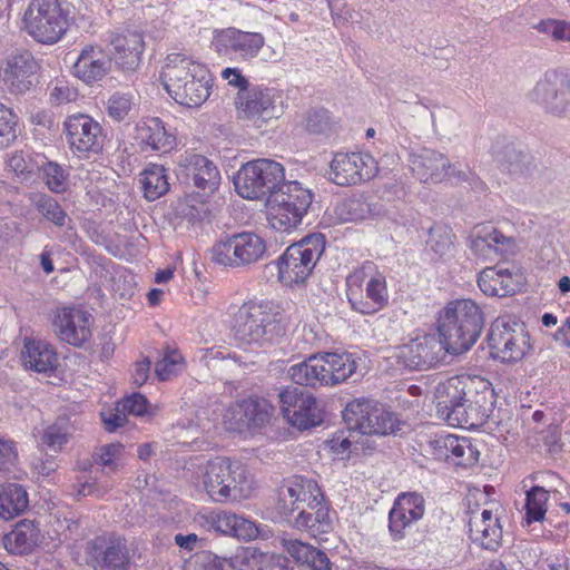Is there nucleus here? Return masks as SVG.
I'll list each match as a JSON object with an SVG mask.
<instances>
[{"instance_id":"f257e3e1","label":"nucleus","mask_w":570,"mask_h":570,"mask_svg":"<svg viewBox=\"0 0 570 570\" xmlns=\"http://www.w3.org/2000/svg\"><path fill=\"white\" fill-rule=\"evenodd\" d=\"M434 395L438 416L451 426L494 424L500 434L510 432L508 423H502L495 414L494 391L488 384L476 389L470 377L452 376L436 386Z\"/></svg>"},{"instance_id":"f03ea898","label":"nucleus","mask_w":570,"mask_h":570,"mask_svg":"<svg viewBox=\"0 0 570 570\" xmlns=\"http://www.w3.org/2000/svg\"><path fill=\"white\" fill-rule=\"evenodd\" d=\"M160 80L168 95L183 106L198 107L210 94L209 70L183 52L167 55Z\"/></svg>"},{"instance_id":"7ed1b4c3","label":"nucleus","mask_w":570,"mask_h":570,"mask_svg":"<svg viewBox=\"0 0 570 570\" xmlns=\"http://www.w3.org/2000/svg\"><path fill=\"white\" fill-rule=\"evenodd\" d=\"M483 327V311L472 299L449 302L438 318L439 335L452 355L468 352L479 340Z\"/></svg>"},{"instance_id":"20e7f679","label":"nucleus","mask_w":570,"mask_h":570,"mask_svg":"<svg viewBox=\"0 0 570 570\" xmlns=\"http://www.w3.org/2000/svg\"><path fill=\"white\" fill-rule=\"evenodd\" d=\"M285 332L284 316L271 302H246L234 315V337L242 344L264 346Z\"/></svg>"},{"instance_id":"39448f33","label":"nucleus","mask_w":570,"mask_h":570,"mask_svg":"<svg viewBox=\"0 0 570 570\" xmlns=\"http://www.w3.org/2000/svg\"><path fill=\"white\" fill-rule=\"evenodd\" d=\"M357 368V362L350 353H318L292 365L289 379L302 386H335L350 379Z\"/></svg>"},{"instance_id":"423d86ee","label":"nucleus","mask_w":570,"mask_h":570,"mask_svg":"<svg viewBox=\"0 0 570 570\" xmlns=\"http://www.w3.org/2000/svg\"><path fill=\"white\" fill-rule=\"evenodd\" d=\"M347 298L355 312L372 315L389 303L386 276L373 262H364L346 278Z\"/></svg>"},{"instance_id":"0eeeda50","label":"nucleus","mask_w":570,"mask_h":570,"mask_svg":"<svg viewBox=\"0 0 570 570\" xmlns=\"http://www.w3.org/2000/svg\"><path fill=\"white\" fill-rule=\"evenodd\" d=\"M313 203V193L301 183L285 181L267 198L268 223L278 232H291L302 224Z\"/></svg>"},{"instance_id":"6e6552de","label":"nucleus","mask_w":570,"mask_h":570,"mask_svg":"<svg viewBox=\"0 0 570 570\" xmlns=\"http://www.w3.org/2000/svg\"><path fill=\"white\" fill-rule=\"evenodd\" d=\"M282 164L259 158L244 164L234 177L235 189L245 199H262L285 184Z\"/></svg>"},{"instance_id":"1a4fd4ad","label":"nucleus","mask_w":570,"mask_h":570,"mask_svg":"<svg viewBox=\"0 0 570 570\" xmlns=\"http://www.w3.org/2000/svg\"><path fill=\"white\" fill-rule=\"evenodd\" d=\"M325 249V237L312 234L292 244L277 261L278 278L286 285L304 283Z\"/></svg>"},{"instance_id":"9d476101","label":"nucleus","mask_w":570,"mask_h":570,"mask_svg":"<svg viewBox=\"0 0 570 570\" xmlns=\"http://www.w3.org/2000/svg\"><path fill=\"white\" fill-rule=\"evenodd\" d=\"M246 483V471L238 461L227 458L209 460L205 466L204 485L208 495L216 502L240 497Z\"/></svg>"},{"instance_id":"9b49d317","label":"nucleus","mask_w":570,"mask_h":570,"mask_svg":"<svg viewBox=\"0 0 570 570\" xmlns=\"http://www.w3.org/2000/svg\"><path fill=\"white\" fill-rule=\"evenodd\" d=\"M24 21L29 35L40 43H56L67 31V16L59 0H31Z\"/></svg>"},{"instance_id":"f8f14e48","label":"nucleus","mask_w":570,"mask_h":570,"mask_svg":"<svg viewBox=\"0 0 570 570\" xmlns=\"http://www.w3.org/2000/svg\"><path fill=\"white\" fill-rule=\"evenodd\" d=\"M343 419L350 431L361 434L386 435L395 432L394 414L371 399H355L348 402L343 411Z\"/></svg>"},{"instance_id":"ddd939ff","label":"nucleus","mask_w":570,"mask_h":570,"mask_svg":"<svg viewBox=\"0 0 570 570\" xmlns=\"http://www.w3.org/2000/svg\"><path fill=\"white\" fill-rule=\"evenodd\" d=\"M212 254L213 261L219 265L245 267L264 258L266 244L257 234L242 232L216 243Z\"/></svg>"},{"instance_id":"4468645a","label":"nucleus","mask_w":570,"mask_h":570,"mask_svg":"<svg viewBox=\"0 0 570 570\" xmlns=\"http://www.w3.org/2000/svg\"><path fill=\"white\" fill-rule=\"evenodd\" d=\"M528 98L544 112L566 118L570 116V78L559 70H548L529 91Z\"/></svg>"},{"instance_id":"2eb2a0df","label":"nucleus","mask_w":570,"mask_h":570,"mask_svg":"<svg viewBox=\"0 0 570 570\" xmlns=\"http://www.w3.org/2000/svg\"><path fill=\"white\" fill-rule=\"evenodd\" d=\"M85 562L92 570H130L132 556L126 539L97 535L85 544Z\"/></svg>"},{"instance_id":"dca6fc26","label":"nucleus","mask_w":570,"mask_h":570,"mask_svg":"<svg viewBox=\"0 0 570 570\" xmlns=\"http://www.w3.org/2000/svg\"><path fill=\"white\" fill-rule=\"evenodd\" d=\"M492 353L502 362H518L530 350L529 334L521 322L497 318L489 333Z\"/></svg>"},{"instance_id":"f3484780","label":"nucleus","mask_w":570,"mask_h":570,"mask_svg":"<svg viewBox=\"0 0 570 570\" xmlns=\"http://www.w3.org/2000/svg\"><path fill=\"white\" fill-rule=\"evenodd\" d=\"M63 132L70 150L79 158H89L102 151V128L87 114L69 115L63 121Z\"/></svg>"},{"instance_id":"a211bd4d","label":"nucleus","mask_w":570,"mask_h":570,"mask_svg":"<svg viewBox=\"0 0 570 570\" xmlns=\"http://www.w3.org/2000/svg\"><path fill=\"white\" fill-rule=\"evenodd\" d=\"M450 354L445 341L439 335L426 334L399 347L396 357L410 370H428L442 363Z\"/></svg>"},{"instance_id":"6ab92c4d","label":"nucleus","mask_w":570,"mask_h":570,"mask_svg":"<svg viewBox=\"0 0 570 570\" xmlns=\"http://www.w3.org/2000/svg\"><path fill=\"white\" fill-rule=\"evenodd\" d=\"M409 163L412 173L422 183H441L445 178L466 180L469 176V170L458 168L445 155L430 148L412 153Z\"/></svg>"},{"instance_id":"aec40b11","label":"nucleus","mask_w":570,"mask_h":570,"mask_svg":"<svg viewBox=\"0 0 570 570\" xmlns=\"http://www.w3.org/2000/svg\"><path fill=\"white\" fill-rule=\"evenodd\" d=\"M375 171V160L371 155L337 153L331 161L328 177L338 186H351L371 179Z\"/></svg>"},{"instance_id":"412c9836","label":"nucleus","mask_w":570,"mask_h":570,"mask_svg":"<svg viewBox=\"0 0 570 570\" xmlns=\"http://www.w3.org/2000/svg\"><path fill=\"white\" fill-rule=\"evenodd\" d=\"M175 173L180 183L193 185L202 190H214L220 181L217 166L199 154L180 155Z\"/></svg>"},{"instance_id":"4be33fe9","label":"nucleus","mask_w":570,"mask_h":570,"mask_svg":"<svg viewBox=\"0 0 570 570\" xmlns=\"http://www.w3.org/2000/svg\"><path fill=\"white\" fill-rule=\"evenodd\" d=\"M92 316L77 307H61L56 311L52 326L61 342L81 347L91 337Z\"/></svg>"},{"instance_id":"5701e85b","label":"nucleus","mask_w":570,"mask_h":570,"mask_svg":"<svg viewBox=\"0 0 570 570\" xmlns=\"http://www.w3.org/2000/svg\"><path fill=\"white\" fill-rule=\"evenodd\" d=\"M239 112L243 118L266 121L278 118L283 112L281 94L273 88L255 87L246 92H238Z\"/></svg>"},{"instance_id":"b1692460","label":"nucleus","mask_w":570,"mask_h":570,"mask_svg":"<svg viewBox=\"0 0 570 570\" xmlns=\"http://www.w3.org/2000/svg\"><path fill=\"white\" fill-rule=\"evenodd\" d=\"M317 494L318 485L314 480L294 475L285 480L278 488L275 510L282 518L288 521L301 507L306 505L307 501L313 502L314 495Z\"/></svg>"},{"instance_id":"393cba45","label":"nucleus","mask_w":570,"mask_h":570,"mask_svg":"<svg viewBox=\"0 0 570 570\" xmlns=\"http://www.w3.org/2000/svg\"><path fill=\"white\" fill-rule=\"evenodd\" d=\"M38 62L29 51L17 52L7 58L3 81L13 94H24L33 86Z\"/></svg>"},{"instance_id":"a878e982","label":"nucleus","mask_w":570,"mask_h":570,"mask_svg":"<svg viewBox=\"0 0 570 570\" xmlns=\"http://www.w3.org/2000/svg\"><path fill=\"white\" fill-rule=\"evenodd\" d=\"M216 41L219 51L235 53L243 60L256 58L265 45V38L262 33L243 31L234 27L218 31Z\"/></svg>"},{"instance_id":"bb28decb","label":"nucleus","mask_w":570,"mask_h":570,"mask_svg":"<svg viewBox=\"0 0 570 570\" xmlns=\"http://www.w3.org/2000/svg\"><path fill=\"white\" fill-rule=\"evenodd\" d=\"M112 58L99 45H86L72 66L73 75L86 83L101 80L111 70Z\"/></svg>"},{"instance_id":"cd10ccee","label":"nucleus","mask_w":570,"mask_h":570,"mask_svg":"<svg viewBox=\"0 0 570 570\" xmlns=\"http://www.w3.org/2000/svg\"><path fill=\"white\" fill-rule=\"evenodd\" d=\"M112 59L124 71H135L141 61L145 50L144 36L138 30H126L122 33L112 35L110 40Z\"/></svg>"},{"instance_id":"c85d7f7f","label":"nucleus","mask_w":570,"mask_h":570,"mask_svg":"<svg viewBox=\"0 0 570 570\" xmlns=\"http://www.w3.org/2000/svg\"><path fill=\"white\" fill-rule=\"evenodd\" d=\"M470 539L488 550H495L502 540V528L499 519L490 510L483 509L481 513L472 511L469 522Z\"/></svg>"},{"instance_id":"c756f323","label":"nucleus","mask_w":570,"mask_h":570,"mask_svg":"<svg viewBox=\"0 0 570 570\" xmlns=\"http://www.w3.org/2000/svg\"><path fill=\"white\" fill-rule=\"evenodd\" d=\"M137 140L142 149H151L163 154L169 153L176 146V138L168 132L164 122L156 117L146 118L137 127Z\"/></svg>"},{"instance_id":"7c9ffc66","label":"nucleus","mask_w":570,"mask_h":570,"mask_svg":"<svg viewBox=\"0 0 570 570\" xmlns=\"http://www.w3.org/2000/svg\"><path fill=\"white\" fill-rule=\"evenodd\" d=\"M41 541V531L35 521L23 519L11 532L3 537L6 550L11 554L23 556L33 551Z\"/></svg>"},{"instance_id":"2f4dec72","label":"nucleus","mask_w":570,"mask_h":570,"mask_svg":"<svg viewBox=\"0 0 570 570\" xmlns=\"http://www.w3.org/2000/svg\"><path fill=\"white\" fill-rule=\"evenodd\" d=\"M515 247L513 237L505 236L491 226L480 228L471 239V248L483 256H489L491 252L510 255L514 253Z\"/></svg>"},{"instance_id":"473e14b6","label":"nucleus","mask_w":570,"mask_h":570,"mask_svg":"<svg viewBox=\"0 0 570 570\" xmlns=\"http://www.w3.org/2000/svg\"><path fill=\"white\" fill-rule=\"evenodd\" d=\"M478 285L488 296L505 297L513 295L519 288V282L508 268L487 267L479 277Z\"/></svg>"},{"instance_id":"72a5a7b5","label":"nucleus","mask_w":570,"mask_h":570,"mask_svg":"<svg viewBox=\"0 0 570 570\" xmlns=\"http://www.w3.org/2000/svg\"><path fill=\"white\" fill-rule=\"evenodd\" d=\"M22 361L26 368L39 373L51 372L56 368L58 357L55 348L40 340H26Z\"/></svg>"},{"instance_id":"f704fd0d","label":"nucleus","mask_w":570,"mask_h":570,"mask_svg":"<svg viewBox=\"0 0 570 570\" xmlns=\"http://www.w3.org/2000/svg\"><path fill=\"white\" fill-rule=\"evenodd\" d=\"M209 522L217 532L238 539L250 540L257 534V528L252 521L235 513L222 512L212 514Z\"/></svg>"},{"instance_id":"c9c22d12","label":"nucleus","mask_w":570,"mask_h":570,"mask_svg":"<svg viewBox=\"0 0 570 570\" xmlns=\"http://www.w3.org/2000/svg\"><path fill=\"white\" fill-rule=\"evenodd\" d=\"M29 505L26 489L17 483L0 485V518L9 521L23 513Z\"/></svg>"},{"instance_id":"e433bc0d","label":"nucleus","mask_w":570,"mask_h":570,"mask_svg":"<svg viewBox=\"0 0 570 570\" xmlns=\"http://www.w3.org/2000/svg\"><path fill=\"white\" fill-rule=\"evenodd\" d=\"M436 443L444 448L446 459H451L456 465L469 466L479 460L478 449L466 438L449 434Z\"/></svg>"},{"instance_id":"4c0bfd02","label":"nucleus","mask_w":570,"mask_h":570,"mask_svg":"<svg viewBox=\"0 0 570 570\" xmlns=\"http://www.w3.org/2000/svg\"><path fill=\"white\" fill-rule=\"evenodd\" d=\"M500 169L515 178L527 177L534 167L533 158L512 145H508L497 155Z\"/></svg>"},{"instance_id":"58836bf2","label":"nucleus","mask_w":570,"mask_h":570,"mask_svg":"<svg viewBox=\"0 0 570 570\" xmlns=\"http://www.w3.org/2000/svg\"><path fill=\"white\" fill-rule=\"evenodd\" d=\"M139 181L147 200L153 202L169 190L168 176L163 165L149 164L141 171Z\"/></svg>"},{"instance_id":"ea45409f","label":"nucleus","mask_w":570,"mask_h":570,"mask_svg":"<svg viewBox=\"0 0 570 570\" xmlns=\"http://www.w3.org/2000/svg\"><path fill=\"white\" fill-rule=\"evenodd\" d=\"M291 411L292 413L287 414V421L299 430H307L323 421L317 401L309 393Z\"/></svg>"},{"instance_id":"a19ab883","label":"nucleus","mask_w":570,"mask_h":570,"mask_svg":"<svg viewBox=\"0 0 570 570\" xmlns=\"http://www.w3.org/2000/svg\"><path fill=\"white\" fill-rule=\"evenodd\" d=\"M76 428L69 417L60 416L45 429L41 442L55 452L62 449L75 433Z\"/></svg>"},{"instance_id":"79ce46f5","label":"nucleus","mask_w":570,"mask_h":570,"mask_svg":"<svg viewBox=\"0 0 570 570\" xmlns=\"http://www.w3.org/2000/svg\"><path fill=\"white\" fill-rule=\"evenodd\" d=\"M454 234L452 229L441 223H436L428 230L426 248L439 257L450 255L454 248Z\"/></svg>"},{"instance_id":"37998d69","label":"nucleus","mask_w":570,"mask_h":570,"mask_svg":"<svg viewBox=\"0 0 570 570\" xmlns=\"http://www.w3.org/2000/svg\"><path fill=\"white\" fill-rule=\"evenodd\" d=\"M38 168L42 173L43 183L50 191L61 194L68 189L70 173L60 164L45 160Z\"/></svg>"},{"instance_id":"c03bdc74","label":"nucleus","mask_w":570,"mask_h":570,"mask_svg":"<svg viewBox=\"0 0 570 570\" xmlns=\"http://www.w3.org/2000/svg\"><path fill=\"white\" fill-rule=\"evenodd\" d=\"M549 491L542 487H532L527 492L525 520L530 524L544 519Z\"/></svg>"},{"instance_id":"a18cd8bd","label":"nucleus","mask_w":570,"mask_h":570,"mask_svg":"<svg viewBox=\"0 0 570 570\" xmlns=\"http://www.w3.org/2000/svg\"><path fill=\"white\" fill-rule=\"evenodd\" d=\"M33 204L36 209L56 226L62 227L66 225L67 214L53 197L40 194L33 198Z\"/></svg>"},{"instance_id":"49530a36","label":"nucleus","mask_w":570,"mask_h":570,"mask_svg":"<svg viewBox=\"0 0 570 570\" xmlns=\"http://www.w3.org/2000/svg\"><path fill=\"white\" fill-rule=\"evenodd\" d=\"M368 213V204L354 197L343 199L334 207V214L342 222L363 220Z\"/></svg>"},{"instance_id":"de8ad7c7","label":"nucleus","mask_w":570,"mask_h":570,"mask_svg":"<svg viewBox=\"0 0 570 570\" xmlns=\"http://www.w3.org/2000/svg\"><path fill=\"white\" fill-rule=\"evenodd\" d=\"M393 508L409 514L410 520H421L425 513V500L417 492H403L394 500Z\"/></svg>"},{"instance_id":"09e8293b","label":"nucleus","mask_w":570,"mask_h":570,"mask_svg":"<svg viewBox=\"0 0 570 570\" xmlns=\"http://www.w3.org/2000/svg\"><path fill=\"white\" fill-rule=\"evenodd\" d=\"M306 507L313 511V520L316 523L315 529H313V537L330 532L332 529V518L320 488L318 494L314 495V501H307Z\"/></svg>"},{"instance_id":"8fccbe9b","label":"nucleus","mask_w":570,"mask_h":570,"mask_svg":"<svg viewBox=\"0 0 570 570\" xmlns=\"http://www.w3.org/2000/svg\"><path fill=\"white\" fill-rule=\"evenodd\" d=\"M243 409L248 421V430L263 426L269 420L268 404L265 400L244 399Z\"/></svg>"},{"instance_id":"3c124183","label":"nucleus","mask_w":570,"mask_h":570,"mask_svg":"<svg viewBox=\"0 0 570 570\" xmlns=\"http://www.w3.org/2000/svg\"><path fill=\"white\" fill-rule=\"evenodd\" d=\"M18 116L0 102V148L10 146L17 139Z\"/></svg>"},{"instance_id":"603ef678","label":"nucleus","mask_w":570,"mask_h":570,"mask_svg":"<svg viewBox=\"0 0 570 570\" xmlns=\"http://www.w3.org/2000/svg\"><path fill=\"white\" fill-rule=\"evenodd\" d=\"M282 549L287 552L297 563H305L308 560L314 547L293 538L289 533L284 532L278 537Z\"/></svg>"},{"instance_id":"864d4df0","label":"nucleus","mask_w":570,"mask_h":570,"mask_svg":"<svg viewBox=\"0 0 570 570\" xmlns=\"http://www.w3.org/2000/svg\"><path fill=\"white\" fill-rule=\"evenodd\" d=\"M334 121L328 110L324 108L313 109L306 114L305 129L315 135L328 134Z\"/></svg>"},{"instance_id":"5fc2aeb1","label":"nucleus","mask_w":570,"mask_h":570,"mask_svg":"<svg viewBox=\"0 0 570 570\" xmlns=\"http://www.w3.org/2000/svg\"><path fill=\"white\" fill-rule=\"evenodd\" d=\"M134 106V97L128 92H115L107 101V114L116 121H122Z\"/></svg>"},{"instance_id":"6e6d98bb","label":"nucleus","mask_w":570,"mask_h":570,"mask_svg":"<svg viewBox=\"0 0 570 570\" xmlns=\"http://www.w3.org/2000/svg\"><path fill=\"white\" fill-rule=\"evenodd\" d=\"M124 452V445L120 443H109L100 446L92 455L94 461L110 471L118 469V459Z\"/></svg>"},{"instance_id":"4d7b16f0","label":"nucleus","mask_w":570,"mask_h":570,"mask_svg":"<svg viewBox=\"0 0 570 570\" xmlns=\"http://www.w3.org/2000/svg\"><path fill=\"white\" fill-rule=\"evenodd\" d=\"M419 520H410L409 514L392 507L389 512V533L393 541H401L406 535V529Z\"/></svg>"},{"instance_id":"13d9d810","label":"nucleus","mask_w":570,"mask_h":570,"mask_svg":"<svg viewBox=\"0 0 570 570\" xmlns=\"http://www.w3.org/2000/svg\"><path fill=\"white\" fill-rule=\"evenodd\" d=\"M535 29L552 37L557 41H570V22L564 20L547 19L540 21Z\"/></svg>"},{"instance_id":"bf43d9fd","label":"nucleus","mask_w":570,"mask_h":570,"mask_svg":"<svg viewBox=\"0 0 570 570\" xmlns=\"http://www.w3.org/2000/svg\"><path fill=\"white\" fill-rule=\"evenodd\" d=\"M242 400L230 404L224 414V423L229 431L243 432L248 430V421L245 415Z\"/></svg>"},{"instance_id":"052dcab7","label":"nucleus","mask_w":570,"mask_h":570,"mask_svg":"<svg viewBox=\"0 0 570 570\" xmlns=\"http://www.w3.org/2000/svg\"><path fill=\"white\" fill-rule=\"evenodd\" d=\"M180 354L175 351L165 354L155 365V372L158 379L160 381L169 380L180 367Z\"/></svg>"},{"instance_id":"680f3d73","label":"nucleus","mask_w":570,"mask_h":570,"mask_svg":"<svg viewBox=\"0 0 570 570\" xmlns=\"http://www.w3.org/2000/svg\"><path fill=\"white\" fill-rule=\"evenodd\" d=\"M307 394L308 393H304L303 390L298 387H287L278 393L281 410L286 420L287 414L292 413L291 410H294Z\"/></svg>"},{"instance_id":"e2e57ef3","label":"nucleus","mask_w":570,"mask_h":570,"mask_svg":"<svg viewBox=\"0 0 570 570\" xmlns=\"http://www.w3.org/2000/svg\"><path fill=\"white\" fill-rule=\"evenodd\" d=\"M50 102L53 105H62L76 100L78 92L75 88L70 87L66 81L58 80L50 88Z\"/></svg>"},{"instance_id":"0e129e2a","label":"nucleus","mask_w":570,"mask_h":570,"mask_svg":"<svg viewBox=\"0 0 570 570\" xmlns=\"http://www.w3.org/2000/svg\"><path fill=\"white\" fill-rule=\"evenodd\" d=\"M7 166L22 180H28L33 176V166L22 153L12 154L7 160Z\"/></svg>"},{"instance_id":"69168bd1","label":"nucleus","mask_w":570,"mask_h":570,"mask_svg":"<svg viewBox=\"0 0 570 570\" xmlns=\"http://www.w3.org/2000/svg\"><path fill=\"white\" fill-rule=\"evenodd\" d=\"M119 405L125 413L127 412L136 416L145 415L148 411V400L139 393H134L124 399Z\"/></svg>"},{"instance_id":"338daca9","label":"nucleus","mask_w":570,"mask_h":570,"mask_svg":"<svg viewBox=\"0 0 570 570\" xmlns=\"http://www.w3.org/2000/svg\"><path fill=\"white\" fill-rule=\"evenodd\" d=\"M288 524L297 530H306L313 535L315 521L313 520V511L306 505L301 507L297 514L288 519Z\"/></svg>"},{"instance_id":"774afa93","label":"nucleus","mask_w":570,"mask_h":570,"mask_svg":"<svg viewBox=\"0 0 570 570\" xmlns=\"http://www.w3.org/2000/svg\"><path fill=\"white\" fill-rule=\"evenodd\" d=\"M18 459L16 443L0 438V470H9Z\"/></svg>"}]
</instances>
